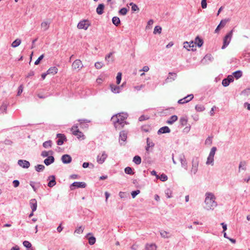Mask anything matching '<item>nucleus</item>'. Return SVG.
I'll return each instance as SVG.
<instances>
[{"instance_id":"nucleus-1","label":"nucleus","mask_w":250,"mask_h":250,"mask_svg":"<svg viewBox=\"0 0 250 250\" xmlns=\"http://www.w3.org/2000/svg\"><path fill=\"white\" fill-rule=\"evenodd\" d=\"M205 200L203 208L207 210H213L218 205L216 202V197L211 192H207L205 194Z\"/></svg>"},{"instance_id":"nucleus-2","label":"nucleus","mask_w":250,"mask_h":250,"mask_svg":"<svg viewBox=\"0 0 250 250\" xmlns=\"http://www.w3.org/2000/svg\"><path fill=\"white\" fill-rule=\"evenodd\" d=\"M127 114L125 113H121L114 115L111 118V121L114 125L116 129H120L124 127L125 124V120L127 118Z\"/></svg>"},{"instance_id":"nucleus-3","label":"nucleus","mask_w":250,"mask_h":250,"mask_svg":"<svg viewBox=\"0 0 250 250\" xmlns=\"http://www.w3.org/2000/svg\"><path fill=\"white\" fill-rule=\"evenodd\" d=\"M233 30L229 31L223 39V45L222 46V49H225L229 43L233 35Z\"/></svg>"},{"instance_id":"nucleus-4","label":"nucleus","mask_w":250,"mask_h":250,"mask_svg":"<svg viewBox=\"0 0 250 250\" xmlns=\"http://www.w3.org/2000/svg\"><path fill=\"white\" fill-rule=\"evenodd\" d=\"M198 158L196 157L193 158L192 160V167L190 170L191 174H195L198 171V167L199 165Z\"/></svg>"},{"instance_id":"nucleus-5","label":"nucleus","mask_w":250,"mask_h":250,"mask_svg":"<svg viewBox=\"0 0 250 250\" xmlns=\"http://www.w3.org/2000/svg\"><path fill=\"white\" fill-rule=\"evenodd\" d=\"M107 157V155L105 151H102V154H99L97 157V161L99 164H103Z\"/></svg>"},{"instance_id":"nucleus-6","label":"nucleus","mask_w":250,"mask_h":250,"mask_svg":"<svg viewBox=\"0 0 250 250\" xmlns=\"http://www.w3.org/2000/svg\"><path fill=\"white\" fill-rule=\"evenodd\" d=\"M83 67V63L80 60H75L72 64V68L73 69L78 70H81Z\"/></svg>"},{"instance_id":"nucleus-7","label":"nucleus","mask_w":250,"mask_h":250,"mask_svg":"<svg viewBox=\"0 0 250 250\" xmlns=\"http://www.w3.org/2000/svg\"><path fill=\"white\" fill-rule=\"evenodd\" d=\"M88 21L83 20L79 22L78 24L77 27L79 29L87 30L90 25V24L88 23Z\"/></svg>"},{"instance_id":"nucleus-8","label":"nucleus","mask_w":250,"mask_h":250,"mask_svg":"<svg viewBox=\"0 0 250 250\" xmlns=\"http://www.w3.org/2000/svg\"><path fill=\"white\" fill-rule=\"evenodd\" d=\"M57 137L59 138L57 141V144L59 146L62 145L64 141H67V139L64 134L58 133L57 134Z\"/></svg>"},{"instance_id":"nucleus-9","label":"nucleus","mask_w":250,"mask_h":250,"mask_svg":"<svg viewBox=\"0 0 250 250\" xmlns=\"http://www.w3.org/2000/svg\"><path fill=\"white\" fill-rule=\"evenodd\" d=\"M184 47L187 49L188 50H189V48H191L192 51L195 50L196 45L194 44V42L191 41L190 42H186L184 43Z\"/></svg>"},{"instance_id":"nucleus-10","label":"nucleus","mask_w":250,"mask_h":250,"mask_svg":"<svg viewBox=\"0 0 250 250\" xmlns=\"http://www.w3.org/2000/svg\"><path fill=\"white\" fill-rule=\"evenodd\" d=\"M78 126H73L72 127V130L73 131V134L75 135V136H77L78 138H82V137H83V139H84V135L83 134V133L81 132L80 131H79V129H76V130H75V129L77 128Z\"/></svg>"},{"instance_id":"nucleus-11","label":"nucleus","mask_w":250,"mask_h":250,"mask_svg":"<svg viewBox=\"0 0 250 250\" xmlns=\"http://www.w3.org/2000/svg\"><path fill=\"white\" fill-rule=\"evenodd\" d=\"M234 81V78L231 75H229L227 78L224 79L222 81V85L226 87L229 85L230 83Z\"/></svg>"},{"instance_id":"nucleus-12","label":"nucleus","mask_w":250,"mask_h":250,"mask_svg":"<svg viewBox=\"0 0 250 250\" xmlns=\"http://www.w3.org/2000/svg\"><path fill=\"white\" fill-rule=\"evenodd\" d=\"M179 159L181 163L182 167L187 170L188 169V164L184 155H180Z\"/></svg>"},{"instance_id":"nucleus-13","label":"nucleus","mask_w":250,"mask_h":250,"mask_svg":"<svg viewBox=\"0 0 250 250\" xmlns=\"http://www.w3.org/2000/svg\"><path fill=\"white\" fill-rule=\"evenodd\" d=\"M18 164L20 166L24 168H27L30 166V163L28 161L23 160H19Z\"/></svg>"},{"instance_id":"nucleus-14","label":"nucleus","mask_w":250,"mask_h":250,"mask_svg":"<svg viewBox=\"0 0 250 250\" xmlns=\"http://www.w3.org/2000/svg\"><path fill=\"white\" fill-rule=\"evenodd\" d=\"M61 160L64 164H69L72 161L71 157L68 154H64L62 156Z\"/></svg>"},{"instance_id":"nucleus-15","label":"nucleus","mask_w":250,"mask_h":250,"mask_svg":"<svg viewBox=\"0 0 250 250\" xmlns=\"http://www.w3.org/2000/svg\"><path fill=\"white\" fill-rule=\"evenodd\" d=\"M86 185L84 182H75L72 184L71 185V189H73L72 187H76V188H84L86 187Z\"/></svg>"},{"instance_id":"nucleus-16","label":"nucleus","mask_w":250,"mask_h":250,"mask_svg":"<svg viewBox=\"0 0 250 250\" xmlns=\"http://www.w3.org/2000/svg\"><path fill=\"white\" fill-rule=\"evenodd\" d=\"M228 21H229V20H226V19L222 20L221 21L220 23H219V24L217 26L216 29L215 30V33L219 32L220 29L221 28L224 27Z\"/></svg>"},{"instance_id":"nucleus-17","label":"nucleus","mask_w":250,"mask_h":250,"mask_svg":"<svg viewBox=\"0 0 250 250\" xmlns=\"http://www.w3.org/2000/svg\"><path fill=\"white\" fill-rule=\"evenodd\" d=\"M50 23V20H47L42 22L41 27L43 29L44 31H46L49 28Z\"/></svg>"},{"instance_id":"nucleus-18","label":"nucleus","mask_w":250,"mask_h":250,"mask_svg":"<svg viewBox=\"0 0 250 250\" xmlns=\"http://www.w3.org/2000/svg\"><path fill=\"white\" fill-rule=\"evenodd\" d=\"M168 74L169 75H171L172 77H167V78L165 80L166 83H168L169 82L174 81L177 76V74L175 73L169 72Z\"/></svg>"},{"instance_id":"nucleus-19","label":"nucleus","mask_w":250,"mask_h":250,"mask_svg":"<svg viewBox=\"0 0 250 250\" xmlns=\"http://www.w3.org/2000/svg\"><path fill=\"white\" fill-rule=\"evenodd\" d=\"M48 180H50V181L48 183V186L50 188H52L53 186H54L56 184V181H55V177L54 175L50 176L48 177Z\"/></svg>"},{"instance_id":"nucleus-20","label":"nucleus","mask_w":250,"mask_h":250,"mask_svg":"<svg viewBox=\"0 0 250 250\" xmlns=\"http://www.w3.org/2000/svg\"><path fill=\"white\" fill-rule=\"evenodd\" d=\"M30 207L33 212L35 211L37 209V203L35 199H32L30 201Z\"/></svg>"},{"instance_id":"nucleus-21","label":"nucleus","mask_w":250,"mask_h":250,"mask_svg":"<svg viewBox=\"0 0 250 250\" xmlns=\"http://www.w3.org/2000/svg\"><path fill=\"white\" fill-rule=\"evenodd\" d=\"M170 132V129L168 126H165L160 128L158 131V134H162L166 133H169Z\"/></svg>"},{"instance_id":"nucleus-22","label":"nucleus","mask_w":250,"mask_h":250,"mask_svg":"<svg viewBox=\"0 0 250 250\" xmlns=\"http://www.w3.org/2000/svg\"><path fill=\"white\" fill-rule=\"evenodd\" d=\"M55 161V159L53 156H50L47 157V158L45 159L44 160V163L46 166H49L52 163H53Z\"/></svg>"},{"instance_id":"nucleus-23","label":"nucleus","mask_w":250,"mask_h":250,"mask_svg":"<svg viewBox=\"0 0 250 250\" xmlns=\"http://www.w3.org/2000/svg\"><path fill=\"white\" fill-rule=\"evenodd\" d=\"M111 90L114 93H119L120 92L121 87L114 84H110Z\"/></svg>"},{"instance_id":"nucleus-24","label":"nucleus","mask_w":250,"mask_h":250,"mask_svg":"<svg viewBox=\"0 0 250 250\" xmlns=\"http://www.w3.org/2000/svg\"><path fill=\"white\" fill-rule=\"evenodd\" d=\"M194 44L195 45H197L198 47H200L203 44V41L198 36L195 38V42H194Z\"/></svg>"},{"instance_id":"nucleus-25","label":"nucleus","mask_w":250,"mask_h":250,"mask_svg":"<svg viewBox=\"0 0 250 250\" xmlns=\"http://www.w3.org/2000/svg\"><path fill=\"white\" fill-rule=\"evenodd\" d=\"M104 4L101 3L99 4L98 6L97 9H96V12L97 14L99 15H101L104 13Z\"/></svg>"},{"instance_id":"nucleus-26","label":"nucleus","mask_w":250,"mask_h":250,"mask_svg":"<svg viewBox=\"0 0 250 250\" xmlns=\"http://www.w3.org/2000/svg\"><path fill=\"white\" fill-rule=\"evenodd\" d=\"M7 108V104L3 103L0 107V114H4L6 113Z\"/></svg>"},{"instance_id":"nucleus-27","label":"nucleus","mask_w":250,"mask_h":250,"mask_svg":"<svg viewBox=\"0 0 250 250\" xmlns=\"http://www.w3.org/2000/svg\"><path fill=\"white\" fill-rule=\"evenodd\" d=\"M58 72V68L55 67H50L47 71V74H52L54 75L56 74Z\"/></svg>"},{"instance_id":"nucleus-28","label":"nucleus","mask_w":250,"mask_h":250,"mask_svg":"<svg viewBox=\"0 0 250 250\" xmlns=\"http://www.w3.org/2000/svg\"><path fill=\"white\" fill-rule=\"evenodd\" d=\"M112 54H113V53L110 52L105 56V60L107 62V63H109L110 62H113L114 58L112 56Z\"/></svg>"},{"instance_id":"nucleus-29","label":"nucleus","mask_w":250,"mask_h":250,"mask_svg":"<svg viewBox=\"0 0 250 250\" xmlns=\"http://www.w3.org/2000/svg\"><path fill=\"white\" fill-rule=\"evenodd\" d=\"M178 119V117L176 115H172L170 117V119L167 121V123L168 124H172L174 122L177 121Z\"/></svg>"},{"instance_id":"nucleus-30","label":"nucleus","mask_w":250,"mask_h":250,"mask_svg":"<svg viewBox=\"0 0 250 250\" xmlns=\"http://www.w3.org/2000/svg\"><path fill=\"white\" fill-rule=\"evenodd\" d=\"M146 250H156V246L155 244H147L146 246Z\"/></svg>"},{"instance_id":"nucleus-31","label":"nucleus","mask_w":250,"mask_h":250,"mask_svg":"<svg viewBox=\"0 0 250 250\" xmlns=\"http://www.w3.org/2000/svg\"><path fill=\"white\" fill-rule=\"evenodd\" d=\"M112 22L116 26H118L120 24V20L117 17H114L112 18Z\"/></svg>"},{"instance_id":"nucleus-32","label":"nucleus","mask_w":250,"mask_h":250,"mask_svg":"<svg viewBox=\"0 0 250 250\" xmlns=\"http://www.w3.org/2000/svg\"><path fill=\"white\" fill-rule=\"evenodd\" d=\"M241 169L244 170L246 169V162L245 161H241L240 162L239 165V171H240Z\"/></svg>"},{"instance_id":"nucleus-33","label":"nucleus","mask_w":250,"mask_h":250,"mask_svg":"<svg viewBox=\"0 0 250 250\" xmlns=\"http://www.w3.org/2000/svg\"><path fill=\"white\" fill-rule=\"evenodd\" d=\"M127 138V134L125 131H121L120 133V139H121L122 141L125 142Z\"/></svg>"},{"instance_id":"nucleus-34","label":"nucleus","mask_w":250,"mask_h":250,"mask_svg":"<svg viewBox=\"0 0 250 250\" xmlns=\"http://www.w3.org/2000/svg\"><path fill=\"white\" fill-rule=\"evenodd\" d=\"M133 162L136 165H139L141 163V158L139 156H135L133 158Z\"/></svg>"},{"instance_id":"nucleus-35","label":"nucleus","mask_w":250,"mask_h":250,"mask_svg":"<svg viewBox=\"0 0 250 250\" xmlns=\"http://www.w3.org/2000/svg\"><path fill=\"white\" fill-rule=\"evenodd\" d=\"M156 178L157 179H160L163 182L166 181L167 180V177L165 174H162L160 176L156 175Z\"/></svg>"},{"instance_id":"nucleus-36","label":"nucleus","mask_w":250,"mask_h":250,"mask_svg":"<svg viewBox=\"0 0 250 250\" xmlns=\"http://www.w3.org/2000/svg\"><path fill=\"white\" fill-rule=\"evenodd\" d=\"M35 168L37 172H40L44 169L45 167L43 165H38L35 167Z\"/></svg>"},{"instance_id":"nucleus-37","label":"nucleus","mask_w":250,"mask_h":250,"mask_svg":"<svg viewBox=\"0 0 250 250\" xmlns=\"http://www.w3.org/2000/svg\"><path fill=\"white\" fill-rule=\"evenodd\" d=\"M233 77H234L236 79H238L240 78L242 75V72L240 70L236 71L233 73Z\"/></svg>"},{"instance_id":"nucleus-38","label":"nucleus","mask_w":250,"mask_h":250,"mask_svg":"<svg viewBox=\"0 0 250 250\" xmlns=\"http://www.w3.org/2000/svg\"><path fill=\"white\" fill-rule=\"evenodd\" d=\"M84 229V227L83 226L78 227L75 229L74 233L77 234L82 233Z\"/></svg>"},{"instance_id":"nucleus-39","label":"nucleus","mask_w":250,"mask_h":250,"mask_svg":"<svg viewBox=\"0 0 250 250\" xmlns=\"http://www.w3.org/2000/svg\"><path fill=\"white\" fill-rule=\"evenodd\" d=\"M21 40L17 39L12 42L11 45L13 47H17L21 44Z\"/></svg>"},{"instance_id":"nucleus-40","label":"nucleus","mask_w":250,"mask_h":250,"mask_svg":"<svg viewBox=\"0 0 250 250\" xmlns=\"http://www.w3.org/2000/svg\"><path fill=\"white\" fill-rule=\"evenodd\" d=\"M125 172L126 174L129 175H133L134 173V172L132 170V168L129 167H127L125 168Z\"/></svg>"},{"instance_id":"nucleus-41","label":"nucleus","mask_w":250,"mask_h":250,"mask_svg":"<svg viewBox=\"0 0 250 250\" xmlns=\"http://www.w3.org/2000/svg\"><path fill=\"white\" fill-rule=\"evenodd\" d=\"M195 109L197 111L202 112L205 109V107L203 105L197 104L195 106Z\"/></svg>"},{"instance_id":"nucleus-42","label":"nucleus","mask_w":250,"mask_h":250,"mask_svg":"<svg viewBox=\"0 0 250 250\" xmlns=\"http://www.w3.org/2000/svg\"><path fill=\"white\" fill-rule=\"evenodd\" d=\"M214 157H211V156H210L208 155V159H207V161L206 162V164L207 165H211L212 166L214 164Z\"/></svg>"},{"instance_id":"nucleus-43","label":"nucleus","mask_w":250,"mask_h":250,"mask_svg":"<svg viewBox=\"0 0 250 250\" xmlns=\"http://www.w3.org/2000/svg\"><path fill=\"white\" fill-rule=\"evenodd\" d=\"M53 153V151L52 150H50L49 151H43L42 152L41 156L43 157H48L49 154H52Z\"/></svg>"},{"instance_id":"nucleus-44","label":"nucleus","mask_w":250,"mask_h":250,"mask_svg":"<svg viewBox=\"0 0 250 250\" xmlns=\"http://www.w3.org/2000/svg\"><path fill=\"white\" fill-rule=\"evenodd\" d=\"M52 145V141L51 140L47 141L43 143V146L44 148L51 147Z\"/></svg>"},{"instance_id":"nucleus-45","label":"nucleus","mask_w":250,"mask_h":250,"mask_svg":"<svg viewBox=\"0 0 250 250\" xmlns=\"http://www.w3.org/2000/svg\"><path fill=\"white\" fill-rule=\"evenodd\" d=\"M128 11V9H127L126 8H122L119 10V14H120L121 15L124 16L126 14Z\"/></svg>"},{"instance_id":"nucleus-46","label":"nucleus","mask_w":250,"mask_h":250,"mask_svg":"<svg viewBox=\"0 0 250 250\" xmlns=\"http://www.w3.org/2000/svg\"><path fill=\"white\" fill-rule=\"evenodd\" d=\"M129 5L131 6L132 11H136L139 10V8H138V6L136 4H134L133 2H131L129 3Z\"/></svg>"},{"instance_id":"nucleus-47","label":"nucleus","mask_w":250,"mask_h":250,"mask_svg":"<svg viewBox=\"0 0 250 250\" xmlns=\"http://www.w3.org/2000/svg\"><path fill=\"white\" fill-rule=\"evenodd\" d=\"M162 31V28L160 26H156L154 28L153 33L156 34V33L160 34Z\"/></svg>"},{"instance_id":"nucleus-48","label":"nucleus","mask_w":250,"mask_h":250,"mask_svg":"<svg viewBox=\"0 0 250 250\" xmlns=\"http://www.w3.org/2000/svg\"><path fill=\"white\" fill-rule=\"evenodd\" d=\"M180 122L183 126H185L187 124L188 119L185 117H182L180 118Z\"/></svg>"},{"instance_id":"nucleus-49","label":"nucleus","mask_w":250,"mask_h":250,"mask_svg":"<svg viewBox=\"0 0 250 250\" xmlns=\"http://www.w3.org/2000/svg\"><path fill=\"white\" fill-rule=\"evenodd\" d=\"M122 79V73L118 72L116 77V83L117 84H120Z\"/></svg>"},{"instance_id":"nucleus-50","label":"nucleus","mask_w":250,"mask_h":250,"mask_svg":"<svg viewBox=\"0 0 250 250\" xmlns=\"http://www.w3.org/2000/svg\"><path fill=\"white\" fill-rule=\"evenodd\" d=\"M217 148L216 147H212L210 150V153L209 154V156L214 157V155L215 154Z\"/></svg>"},{"instance_id":"nucleus-51","label":"nucleus","mask_w":250,"mask_h":250,"mask_svg":"<svg viewBox=\"0 0 250 250\" xmlns=\"http://www.w3.org/2000/svg\"><path fill=\"white\" fill-rule=\"evenodd\" d=\"M96 238L94 236L88 238V243L90 245H92L95 243Z\"/></svg>"},{"instance_id":"nucleus-52","label":"nucleus","mask_w":250,"mask_h":250,"mask_svg":"<svg viewBox=\"0 0 250 250\" xmlns=\"http://www.w3.org/2000/svg\"><path fill=\"white\" fill-rule=\"evenodd\" d=\"M168 233L167 231L165 230H163L160 232V234L161 236L165 238H167L169 237V236L167 235Z\"/></svg>"},{"instance_id":"nucleus-53","label":"nucleus","mask_w":250,"mask_h":250,"mask_svg":"<svg viewBox=\"0 0 250 250\" xmlns=\"http://www.w3.org/2000/svg\"><path fill=\"white\" fill-rule=\"evenodd\" d=\"M146 143L147 147H153L154 146V144L152 142L150 141L149 138H147L146 139Z\"/></svg>"},{"instance_id":"nucleus-54","label":"nucleus","mask_w":250,"mask_h":250,"mask_svg":"<svg viewBox=\"0 0 250 250\" xmlns=\"http://www.w3.org/2000/svg\"><path fill=\"white\" fill-rule=\"evenodd\" d=\"M23 245L25 247L28 249L32 247L31 244L29 241H24L23 242Z\"/></svg>"},{"instance_id":"nucleus-55","label":"nucleus","mask_w":250,"mask_h":250,"mask_svg":"<svg viewBox=\"0 0 250 250\" xmlns=\"http://www.w3.org/2000/svg\"><path fill=\"white\" fill-rule=\"evenodd\" d=\"M188 102H189V100H187V98H186V97H185V98L179 100L178 101V103L180 104H183L187 103Z\"/></svg>"},{"instance_id":"nucleus-56","label":"nucleus","mask_w":250,"mask_h":250,"mask_svg":"<svg viewBox=\"0 0 250 250\" xmlns=\"http://www.w3.org/2000/svg\"><path fill=\"white\" fill-rule=\"evenodd\" d=\"M103 66V64L102 62H96L95 63V66L97 69H100Z\"/></svg>"},{"instance_id":"nucleus-57","label":"nucleus","mask_w":250,"mask_h":250,"mask_svg":"<svg viewBox=\"0 0 250 250\" xmlns=\"http://www.w3.org/2000/svg\"><path fill=\"white\" fill-rule=\"evenodd\" d=\"M140 192V191L139 190H136L135 191H133L131 192V196L133 198H134L138 194H139Z\"/></svg>"},{"instance_id":"nucleus-58","label":"nucleus","mask_w":250,"mask_h":250,"mask_svg":"<svg viewBox=\"0 0 250 250\" xmlns=\"http://www.w3.org/2000/svg\"><path fill=\"white\" fill-rule=\"evenodd\" d=\"M44 57V55H42L41 56H40L38 59L35 61V65H38L39 64L40 61Z\"/></svg>"},{"instance_id":"nucleus-59","label":"nucleus","mask_w":250,"mask_h":250,"mask_svg":"<svg viewBox=\"0 0 250 250\" xmlns=\"http://www.w3.org/2000/svg\"><path fill=\"white\" fill-rule=\"evenodd\" d=\"M4 144L7 146H11L13 144V142L9 139H6L4 141Z\"/></svg>"},{"instance_id":"nucleus-60","label":"nucleus","mask_w":250,"mask_h":250,"mask_svg":"<svg viewBox=\"0 0 250 250\" xmlns=\"http://www.w3.org/2000/svg\"><path fill=\"white\" fill-rule=\"evenodd\" d=\"M201 6H202V8H203V9L207 8V0H202Z\"/></svg>"},{"instance_id":"nucleus-61","label":"nucleus","mask_w":250,"mask_h":250,"mask_svg":"<svg viewBox=\"0 0 250 250\" xmlns=\"http://www.w3.org/2000/svg\"><path fill=\"white\" fill-rule=\"evenodd\" d=\"M148 119H149V117L145 116L144 115H142L139 117V121L142 122V121H145L146 120H147Z\"/></svg>"},{"instance_id":"nucleus-62","label":"nucleus","mask_w":250,"mask_h":250,"mask_svg":"<svg viewBox=\"0 0 250 250\" xmlns=\"http://www.w3.org/2000/svg\"><path fill=\"white\" fill-rule=\"evenodd\" d=\"M119 195L121 198H124L126 197L127 194L125 192L121 191Z\"/></svg>"},{"instance_id":"nucleus-63","label":"nucleus","mask_w":250,"mask_h":250,"mask_svg":"<svg viewBox=\"0 0 250 250\" xmlns=\"http://www.w3.org/2000/svg\"><path fill=\"white\" fill-rule=\"evenodd\" d=\"M211 137H208L205 141L206 144L211 145L212 143Z\"/></svg>"},{"instance_id":"nucleus-64","label":"nucleus","mask_w":250,"mask_h":250,"mask_svg":"<svg viewBox=\"0 0 250 250\" xmlns=\"http://www.w3.org/2000/svg\"><path fill=\"white\" fill-rule=\"evenodd\" d=\"M13 186L15 188L18 187L20 185V182L17 180H15L13 182Z\"/></svg>"}]
</instances>
